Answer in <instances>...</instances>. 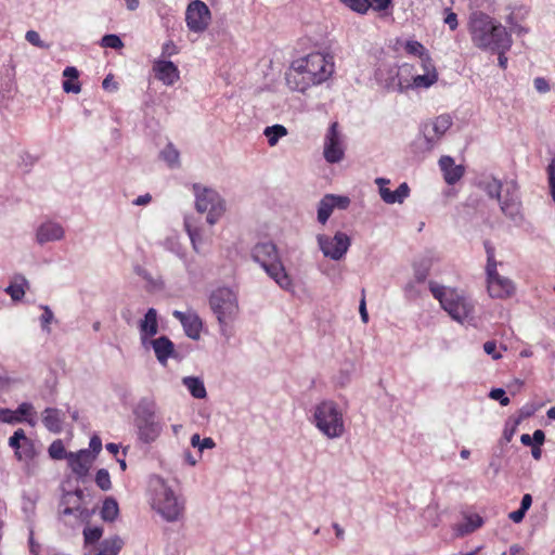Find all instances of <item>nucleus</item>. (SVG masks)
Wrapping results in <instances>:
<instances>
[{"label": "nucleus", "instance_id": "f257e3e1", "mask_svg": "<svg viewBox=\"0 0 555 555\" xmlns=\"http://www.w3.org/2000/svg\"><path fill=\"white\" fill-rule=\"evenodd\" d=\"M335 69L331 53L313 51L292 61L285 72V82L291 91L306 94L311 88L330 81Z\"/></svg>", "mask_w": 555, "mask_h": 555}, {"label": "nucleus", "instance_id": "f03ea898", "mask_svg": "<svg viewBox=\"0 0 555 555\" xmlns=\"http://www.w3.org/2000/svg\"><path fill=\"white\" fill-rule=\"evenodd\" d=\"M251 257L280 287L292 288L293 281L282 263L275 244L271 242L256 244L251 250Z\"/></svg>", "mask_w": 555, "mask_h": 555}, {"label": "nucleus", "instance_id": "7ed1b4c3", "mask_svg": "<svg viewBox=\"0 0 555 555\" xmlns=\"http://www.w3.org/2000/svg\"><path fill=\"white\" fill-rule=\"evenodd\" d=\"M429 289L453 320L464 323L473 318L474 305L464 294L434 282H430Z\"/></svg>", "mask_w": 555, "mask_h": 555}, {"label": "nucleus", "instance_id": "20e7f679", "mask_svg": "<svg viewBox=\"0 0 555 555\" xmlns=\"http://www.w3.org/2000/svg\"><path fill=\"white\" fill-rule=\"evenodd\" d=\"M315 427L327 438H339L345 433V422L336 402L325 400L317 404L313 413Z\"/></svg>", "mask_w": 555, "mask_h": 555}, {"label": "nucleus", "instance_id": "39448f33", "mask_svg": "<svg viewBox=\"0 0 555 555\" xmlns=\"http://www.w3.org/2000/svg\"><path fill=\"white\" fill-rule=\"evenodd\" d=\"M209 306L219 322L221 332L224 333L227 326L237 318L240 312L236 294L228 287H219L210 294Z\"/></svg>", "mask_w": 555, "mask_h": 555}, {"label": "nucleus", "instance_id": "423d86ee", "mask_svg": "<svg viewBox=\"0 0 555 555\" xmlns=\"http://www.w3.org/2000/svg\"><path fill=\"white\" fill-rule=\"evenodd\" d=\"M133 415L139 439L145 443L155 441L162 433V425L155 416V402L141 399L133 409Z\"/></svg>", "mask_w": 555, "mask_h": 555}, {"label": "nucleus", "instance_id": "0eeeda50", "mask_svg": "<svg viewBox=\"0 0 555 555\" xmlns=\"http://www.w3.org/2000/svg\"><path fill=\"white\" fill-rule=\"evenodd\" d=\"M488 194L495 196L502 212L511 219H516L520 211L518 188L515 181L501 182L493 178L488 181Z\"/></svg>", "mask_w": 555, "mask_h": 555}, {"label": "nucleus", "instance_id": "6e6552de", "mask_svg": "<svg viewBox=\"0 0 555 555\" xmlns=\"http://www.w3.org/2000/svg\"><path fill=\"white\" fill-rule=\"evenodd\" d=\"M195 192V207L199 212H207V222L215 224L224 214L225 204L218 192L208 189L194 185Z\"/></svg>", "mask_w": 555, "mask_h": 555}, {"label": "nucleus", "instance_id": "1a4fd4ad", "mask_svg": "<svg viewBox=\"0 0 555 555\" xmlns=\"http://www.w3.org/2000/svg\"><path fill=\"white\" fill-rule=\"evenodd\" d=\"M498 262L493 258V250L488 248V296L498 299H507L515 295L514 281L498 272Z\"/></svg>", "mask_w": 555, "mask_h": 555}, {"label": "nucleus", "instance_id": "9d476101", "mask_svg": "<svg viewBox=\"0 0 555 555\" xmlns=\"http://www.w3.org/2000/svg\"><path fill=\"white\" fill-rule=\"evenodd\" d=\"M152 506L168 521L178 520L184 509L183 502L164 483L155 489Z\"/></svg>", "mask_w": 555, "mask_h": 555}, {"label": "nucleus", "instance_id": "9b49d317", "mask_svg": "<svg viewBox=\"0 0 555 555\" xmlns=\"http://www.w3.org/2000/svg\"><path fill=\"white\" fill-rule=\"evenodd\" d=\"M339 128V124L333 121L324 135L323 156L330 164H337L345 157V139Z\"/></svg>", "mask_w": 555, "mask_h": 555}, {"label": "nucleus", "instance_id": "f8f14e48", "mask_svg": "<svg viewBox=\"0 0 555 555\" xmlns=\"http://www.w3.org/2000/svg\"><path fill=\"white\" fill-rule=\"evenodd\" d=\"M211 21V12L202 0L191 1L185 10V23L190 31L204 33Z\"/></svg>", "mask_w": 555, "mask_h": 555}, {"label": "nucleus", "instance_id": "ddd939ff", "mask_svg": "<svg viewBox=\"0 0 555 555\" xmlns=\"http://www.w3.org/2000/svg\"><path fill=\"white\" fill-rule=\"evenodd\" d=\"M318 242L324 256L333 260L341 259L351 244L350 237L344 232H337L333 237L319 235Z\"/></svg>", "mask_w": 555, "mask_h": 555}, {"label": "nucleus", "instance_id": "4468645a", "mask_svg": "<svg viewBox=\"0 0 555 555\" xmlns=\"http://www.w3.org/2000/svg\"><path fill=\"white\" fill-rule=\"evenodd\" d=\"M452 126V118L442 114L435 119L424 124L423 132L427 143L433 146L437 143Z\"/></svg>", "mask_w": 555, "mask_h": 555}, {"label": "nucleus", "instance_id": "2eb2a0df", "mask_svg": "<svg viewBox=\"0 0 555 555\" xmlns=\"http://www.w3.org/2000/svg\"><path fill=\"white\" fill-rule=\"evenodd\" d=\"M9 446L14 449L15 457L18 461H29L34 459L36 454L34 442L26 436L22 428L15 430L9 438Z\"/></svg>", "mask_w": 555, "mask_h": 555}, {"label": "nucleus", "instance_id": "dca6fc26", "mask_svg": "<svg viewBox=\"0 0 555 555\" xmlns=\"http://www.w3.org/2000/svg\"><path fill=\"white\" fill-rule=\"evenodd\" d=\"M83 492L77 489L74 492H67L62 499V514L63 515H75L79 519H88L90 513L88 508L82 505Z\"/></svg>", "mask_w": 555, "mask_h": 555}, {"label": "nucleus", "instance_id": "f3484780", "mask_svg": "<svg viewBox=\"0 0 555 555\" xmlns=\"http://www.w3.org/2000/svg\"><path fill=\"white\" fill-rule=\"evenodd\" d=\"M468 31L476 47L486 49V13L475 10L468 18Z\"/></svg>", "mask_w": 555, "mask_h": 555}, {"label": "nucleus", "instance_id": "a211bd4d", "mask_svg": "<svg viewBox=\"0 0 555 555\" xmlns=\"http://www.w3.org/2000/svg\"><path fill=\"white\" fill-rule=\"evenodd\" d=\"M488 48L492 51H507L512 46V37L502 25H495L488 18Z\"/></svg>", "mask_w": 555, "mask_h": 555}, {"label": "nucleus", "instance_id": "6ab92c4d", "mask_svg": "<svg viewBox=\"0 0 555 555\" xmlns=\"http://www.w3.org/2000/svg\"><path fill=\"white\" fill-rule=\"evenodd\" d=\"M153 72L155 74V78L166 86L175 85L180 78L179 69L171 61H154Z\"/></svg>", "mask_w": 555, "mask_h": 555}, {"label": "nucleus", "instance_id": "aec40b11", "mask_svg": "<svg viewBox=\"0 0 555 555\" xmlns=\"http://www.w3.org/2000/svg\"><path fill=\"white\" fill-rule=\"evenodd\" d=\"M375 182L379 186V195L382 199L387 204H401L410 194V188L405 182L401 183L393 192L385 186V184L389 183V180L385 178H377Z\"/></svg>", "mask_w": 555, "mask_h": 555}, {"label": "nucleus", "instance_id": "412c9836", "mask_svg": "<svg viewBox=\"0 0 555 555\" xmlns=\"http://www.w3.org/2000/svg\"><path fill=\"white\" fill-rule=\"evenodd\" d=\"M172 315L181 322L188 337L192 339L199 338L203 323L201 318L196 313H185L175 310L172 312Z\"/></svg>", "mask_w": 555, "mask_h": 555}, {"label": "nucleus", "instance_id": "4be33fe9", "mask_svg": "<svg viewBox=\"0 0 555 555\" xmlns=\"http://www.w3.org/2000/svg\"><path fill=\"white\" fill-rule=\"evenodd\" d=\"M140 338L144 346H146L150 338L158 333V319L157 311L154 308H150L144 318L139 322Z\"/></svg>", "mask_w": 555, "mask_h": 555}, {"label": "nucleus", "instance_id": "5701e85b", "mask_svg": "<svg viewBox=\"0 0 555 555\" xmlns=\"http://www.w3.org/2000/svg\"><path fill=\"white\" fill-rule=\"evenodd\" d=\"M439 167L442 171L444 181L453 185L464 176L465 169L462 165H455L451 156H441Z\"/></svg>", "mask_w": 555, "mask_h": 555}, {"label": "nucleus", "instance_id": "b1692460", "mask_svg": "<svg viewBox=\"0 0 555 555\" xmlns=\"http://www.w3.org/2000/svg\"><path fill=\"white\" fill-rule=\"evenodd\" d=\"M439 75L438 73L433 74H423V75H416L413 76L411 80H404L401 79L398 82L399 90L405 91L409 89H428L431 86H434L438 81Z\"/></svg>", "mask_w": 555, "mask_h": 555}, {"label": "nucleus", "instance_id": "393cba45", "mask_svg": "<svg viewBox=\"0 0 555 555\" xmlns=\"http://www.w3.org/2000/svg\"><path fill=\"white\" fill-rule=\"evenodd\" d=\"M147 343L153 347L156 359L162 364H166L175 353V345L167 336L150 339Z\"/></svg>", "mask_w": 555, "mask_h": 555}, {"label": "nucleus", "instance_id": "a878e982", "mask_svg": "<svg viewBox=\"0 0 555 555\" xmlns=\"http://www.w3.org/2000/svg\"><path fill=\"white\" fill-rule=\"evenodd\" d=\"M68 464L72 468V470L82 477L86 476L90 465H91V459L90 454L87 450H81L78 453H68Z\"/></svg>", "mask_w": 555, "mask_h": 555}, {"label": "nucleus", "instance_id": "bb28decb", "mask_svg": "<svg viewBox=\"0 0 555 555\" xmlns=\"http://www.w3.org/2000/svg\"><path fill=\"white\" fill-rule=\"evenodd\" d=\"M64 236V230L56 222H44L37 230V240L40 244L61 240Z\"/></svg>", "mask_w": 555, "mask_h": 555}, {"label": "nucleus", "instance_id": "cd10ccee", "mask_svg": "<svg viewBox=\"0 0 555 555\" xmlns=\"http://www.w3.org/2000/svg\"><path fill=\"white\" fill-rule=\"evenodd\" d=\"M42 415V423L49 431L55 434L62 431L63 414L60 410L47 408Z\"/></svg>", "mask_w": 555, "mask_h": 555}, {"label": "nucleus", "instance_id": "c85d7f7f", "mask_svg": "<svg viewBox=\"0 0 555 555\" xmlns=\"http://www.w3.org/2000/svg\"><path fill=\"white\" fill-rule=\"evenodd\" d=\"M63 76L66 78L63 81V90L66 93H79L81 91L80 82L78 81L79 73L76 67L68 66L64 69Z\"/></svg>", "mask_w": 555, "mask_h": 555}, {"label": "nucleus", "instance_id": "c756f323", "mask_svg": "<svg viewBox=\"0 0 555 555\" xmlns=\"http://www.w3.org/2000/svg\"><path fill=\"white\" fill-rule=\"evenodd\" d=\"M482 525V518L477 514H467L464 515L463 521L456 524L455 531L457 535H465L477 528L481 527Z\"/></svg>", "mask_w": 555, "mask_h": 555}, {"label": "nucleus", "instance_id": "7c9ffc66", "mask_svg": "<svg viewBox=\"0 0 555 555\" xmlns=\"http://www.w3.org/2000/svg\"><path fill=\"white\" fill-rule=\"evenodd\" d=\"M124 546V541L115 535L101 542L96 555H118Z\"/></svg>", "mask_w": 555, "mask_h": 555}, {"label": "nucleus", "instance_id": "2f4dec72", "mask_svg": "<svg viewBox=\"0 0 555 555\" xmlns=\"http://www.w3.org/2000/svg\"><path fill=\"white\" fill-rule=\"evenodd\" d=\"M119 513L118 503L113 498H106L103 502L101 509V517L105 521H113L117 518Z\"/></svg>", "mask_w": 555, "mask_h": 555}, {"label": "nucleus", "instance_id": "473e14b6", "mask_svg": "<svg viewBox=\"0 0 555 555\" xmlns=\"http://www.w3.org/2000/svg\"><path fill=\"white\" fill-rule=\"evenodd\" d=\"M333 210H334V205L332 202V194H327L321 199V202L319 204V208H318L319 222H321L322 224H325L326 221L328 220L331 214L333 212Z\"/></svg>", "mask_w": 555, "mask_h": 555}, {"label": "nucleus", "instance_id": "72a5a7b5", "mask_svg": "<svg viewBox=\"0 0 555 555\" xmlns=\"http://www.w3.org/2000/svg\"><path fill=\"white\" fill-rule=\"evenodd\" d=\"M183 383L194 398L203 399L206 397V389L201 379L196 377H185Z\"/></svg>", "mask_w": 555, "mask_h": 555}, {"label": "nucleus", "instance_id": "f704fd0d", "mask_svg": "<svg viewBox=\"0 0 555 555\" xmlns=\"http://www.w3.org/2000/svg\"><path fill=\"white\" fill-rule=\"evenodd\" d=\"M287 130L282 125H274L264 129V135L268 139L269 145L273 146L278 143L279 139L286 135Z\"/></svg>", "mask_w": 555, "mask_h": 555}, {"label": "nucleus", "instance_id": "c9c22d12", "mask_svg": "<svg viewBox=\"0 0 555 555\" xmlns=\"http://www.w3.org/2000/svg\"><path fill=\"white\" fill-rule=\"evenodd\" d=\"M16 280H20L21 283H12L5 288V293L10 295V297L14 300H21L25 295L24 285L27 284V281L24 276H18Z\"/></svg>", "mask_w": 555, "mask_h": 555}, {"label": "nucleus", "instance_id": "e433bc0d", "mask_svg": "<svg viewBox=\"0 0 555 555\" xmlns=\"http://www.w3.org/2000/svg\"><path fill=\"white\" fill-rule=\"evenodd\" d=\"M18 416L23 417V421L27 422L29 425L35 426V411L34 406L30 403L24 402L18 405L17 410L15 411Z\"/></svg>", "mask_w": 555, "mask_h": 555}, {"label": "nucleus", "instance_id": "4c0bfd02", "mask_svg": "<svg viewBox=\"0 0 555 555\" xmlns=\"http://www.w3.org/2000/svg\"><path fill=\"white\" fill-rule=\"evenodd\" d=\"M49 454L53 460L68 459V453L66 452L61 439H57L50 444Z\"/></svg>", "mask_w": 555, "mask_h": 555}, {"label": "nucleus", "instance_id": "58836bf2", "mask_svg": "<svg viewBox=\"0 0 555 555\" xmlns=\"http://www.w3.org/2000/svg\"><path fill=\"white\" fill-rule=\"evenodd\" d=\"M95 483L103 491L109 490L112 488L109 473L104 468L99 469L95 475Z\"/></svg>", "mask_w": 555, "mask_h": 555}, {"label": "nucleus", "instance_id": "ea45409f", "mask_svg": "<svg viewBox=\"0 0 555 555\" xmlns=\"http://www.w3.org/2000/svg\"><path fill=\"white\" fill-rule=\"evenodd\" d=\"M404 50L408 54L416 55L420 59L428 52L426 48L416 40H408Z\"/></svg>", "mask_w": 555, "mask_h": 555}, {"label": "nucleus", "instance_id": "a19ab883", "mask_svg": "<svg viewBox=\"0 0 555 555\" xmlns=\"http://www.w3.org/2000/svg\"><path fill=\"white\" fill-rule=\"evenodd\" d=\"M344 4L357 13L364 14L371 8L370 0H344Z\"/></svg>", "mask_w": 555, "mask_h": 555}, {"label": "nucleus", "instance_id": "79ce46f5", "mask_svg": "<svg viewBox=\"0 0 555 555\" xmlns=\"http://www.w3.org/2000/svg\"><path fill=\"white\" fill-rule=\"evenodd\" d=\"M162 156L170 166L178 165L179 163V152L171 143L163 150Z\"/></svg>", "mask_w": 555, "mask_h": 555}, {"label": "nucleus", "instance_id": "37998d69", "mask_svg": "<svg viewBox=\"0 0 555 555\" xmlns=\"http://www.w3.org/2000/svg\"><path fill=\"white\" fill-rule=\"evenodd\" d=\"M103 534V530L100 527H89L83 530V538L86 544H93L98 542Z\"/></svg>", "mask_w": 555, "mask_h": 555}, {"label": "nucleus", "instance_id": "c03bdc74", "mask_svg": "<svg viewBox=\"0 0 555 555\" xmlns=\"http://www.w3.org/2000/svg\"><path fill=\"white\" fill-rule=\"evenodd\" d=\"M101 46L104 48H112L115 50L121 49L124 47V42L117 35H105L101 40Z\"/></svg>", "mask_w": 555, "mask_h": 555}, {"label": "nucleus", "instance_id": "a18cd8bd", "mask_svg": "<svg viewBox=\"0 0 555 555\" xmlns=\"http://www.w3.org/2000/svg\"><path fill=\"white\" fill-rule=\"evenodd\" d=\"M546 172H547V180H548L551 195L555 202V156L552 158V160L547 165Z\"/></svg>", "mask_w": 555, "mask_h": 555}, {"label": "nucleus", "instance_id": "49530a36", "mask_svg": "<svg viewBox=\"0 0 555 555\" xmlns=\"http://www.w3.org/2000/svg\"><path fill=\"white\" fill-rule=\"evenodd\" d=\"M488 397L500 402L501 405L505 406L509 403V398L503 388H493L488 393Z\"/></svg>", "mask_w": 555, "mask_h": 555}, {"label": "nucleus", "instance_id": "de8ad7c7", "mask_svg": "<svg viewBox=\"0 0 555 555\" xmlns=\"http://www.w3.org/2000/svg\"><path fill=\"white\" fill-rule=\"evenodd\" d=\"M0 421L3 423H20L23 422V417L18 416L15 411L3 409L0 410Z\"/></svg>", "mask_w": 555, "mask_h": 555}, {"label": "nucleus", "instance_id": "09e8293b", "mask_svg": "<svg viewBox=\"0 0 555 555\" xmlns=\"http://www.w3.org/2000/svg\"><path fill=\"white\" fill-rule=\"evenodd\" d=\"M506 351V347L503 345L496 346L494 341L488 340V356L492 359L498 360L502 358V353Z\"/></svg>", "mask_w": 555, "mask_h": 555}, {"label": "nucleus", "instance_id": "8fccbe9b", "mask_svg": "<svg viewBox=\"0 0 555 555\" xmlns=\"http://www.w3.org/2000/svg\"><path fill=\"white\" fill-rule=\"evenodd\" d=\"M421 66L425 74L438 73L430 54L427 52L421 59Z\"/></svg>", "mask_w": 555, "mask_h": 555}, {"label": "nucleus", "instance_id": "3c124183", "mask_svg": "<svg viewBox=\"0 0 555 555\" xmlns=\"http://www.w3.org/2000/svg\"><path fill=\"white\" fill-rule=\"evenodd\" d=\"M26 40L38 48H46L47 46L43 43V41L40 39V36L35 30H28L25 35Z\"/></svg>", "mask_w": 555, "mask_h": 555}, {"label": "nucleus", "instance_id": "603ef678", "mask_svg": "<svg viewBox=\"0 0 555 555\" xmlns=\"http://www.w3.org/2000/svg\"><path fill=\"white\" fill-rule=\"evenodd\" d=\"M332 202H333L334 208L346 209L350 204V198L347 196L332 194Z\"/></svg>", "mask_w": 555, "mask_h": 555}, {"label": "nucleus", "instance_id": "864d4df0", "mask_svg": "<svg viewBox=\"0 0 555 555\" xmlns=\"http://www.w3.org/2000/svg\"><path fill=\"white\" fill-rule=\"evenodd\" d=\"M444 23L450 27L451 30H455L459 26L457 15L448 9L447 15L444 17Z\"/></svg>", "mask_w": 555, "mask_h": 555}, {"label": "nucleus", "instance_id": "5fc2aeb1", "mask_svg": "<svg viewBox=\"0 0 555 555\" xmlns=\"http://www.w3.org/2000/svg\"><path fill=\"white\" fill-rule=\"evenodd\" d=\"M534 88L540 93H545L550 90V85L546 79L542 77H537L533 81Z\"/></svg>", "mask_w": 555, "mask_h": 555}, {"label": "nucleus", "instance_id": "6e6d98bb", "mask_svg": "<svg viewBox=\"0 0 555 555\" xmlns=\"http://www.w3.org/2000/svg\"><path fill=\"white\" fill-rule=\"evenodd\" d=\"M359 312H360L362 321L364 323H367L369 322V314H367V310H366L365 289L364 288L362 289V298L360 300Z\"/></svg>", "mask_w": 555, "mask_h": 555}, {"label": "nucleus", "instance_id": "4d7b16f0", "mask_svg": "<svg viewBox=\"0 0 555 555\" xmlns=\"http://www.w3.org/2000/svg\"><path fill=\"white\" fill-rule=\"evenodd\" d=\"M178 53L177 46L170 40L163 44L162 54L164 56H171Z\"/></svg>", "mask_w": 555, "mask_h": 555}, {"label": "nucleus", "instance_id": "13d9d810", "mask_svg": "<svg viewBox=\"0 0 555 555\" xmlns=\"http://www.w3.org/2000/svg\"><path fill=\"white\" fill-rule=\"evenodd\" d=\"M370 2L375 11H384L390 5L391 0H371Z\"/></svg>", "mask_w": 555, "mask_h": 555}, {"label": "nucleus", "instance_id": "bf43d9fd", "mask_svg": "<svg viewBox=\"0 0 555 555\" xmlns=\"http://www.w3.org/2000/svg\"><path fill=\"white\" fill-rule=\"evenodd\" d=\"M526 511L521 509V508H518L517 511H514V512H511L508 517L511 520H513L514 522L518 524L520 521H522V519L525 518V515H526Z\"/></svg>", "mask_w": 555, "mask_h": 555}, {"label": "nucleus", "instance_id": "052dcab7", "mask_svg": "<svg viewBox=\"0 0 555 555\" xmlns=\"http://www.w3.org/2000/svg\"><path fill=\"white\" fill-rule=\"evenodd\" d=\"M53 319V312L49 309V307L43 308V313L41 314V323L42 326H47L51 323Z\"/></svg>", "mask_w": 555, "mask_h": 555}, {"label": "nucleus", "instance_id": "680f3d73", "mask_svg": "<svg viewBox=\"0 0 555 555\" xmlns=\"http://www.w3.org/2000/svg\"><path fill=\"white\" fill-rule=\"evenodd\" d=\"M89 447L90 449L94 452V453H99L102 449V441L101 439L98 437V436H93L91 439H90V443H89Z\"/></svg>", "mask_w": 555, "mask_h": 555}, {"label": "nucleus", "instance_id": "e2e57ef3", "mask_svg": "<svg viewBox=\"0 0 555 555\" xmlns=\"http://www.w3.org/2000/svg\"><path fill=\"white\" fill-rule=\"evenodd\" d=\"M531 437L532 441H534L537 446H541L545 439L544 431L541 429H537Z\"/></svg>", "mask_w": 555, "mask_h": 555}, {"label": "nucleus", "instance_id": "0e129e2a", "mask_svg": "<svg viewBox=\"0 0 555 555\" xmlns=\"http://www.w3.org/2000/svg\"><path fill=\"white\" fill-rule=\"evenodd\" d=\"M531 504H532V496L529 493H526L521 499L519 508L527 512L530 508Z\"/></svg>", "mask_w": 555, "mask_h": 555}, {"label": "nucleus", "instance_id": "69168bd1", "mask_svg": "<svg viewBox=\"0 0 555 555\" xmlns=\"http://www.w3.org/2000/svg\"><path fill=\"white\" fill-rule=\"evenodd\" d=\"M152 199L151 195L150 194H145V195H141V196H138L135 199H134V204L140 206V205H145L147 203H150Z\"/></svg>", "mask_w": 555, "mask_h": 555}, {"label": "nucleus", "instance_id": "338daca9", "mask_svg": "<svg viewBox=\"0 0 555 555\" xmlns=\"http://www.w3.org/2000/svg\"><path fill=\"white\" fill-rule=\"evenodd\" d=\"M215 447V441L211 438H204L199 444V450L211 449Z\"/></svg>", "mask_w": 555, "mask_h": 555}, {"label": "nucleus", "instance_id": "774afa93", "mask_svg": "<svg viewBox=\"0 0 555 555\" xmlns=\"http://www.w3.org/2000/svg\"><path fill=\"white\" fill-rule=\"evenodd\" d=\"M498 53L499 66L505 68L507 64V57L505 56L506 51H495Z\"/></svg>", "mask_w": 555, "mask_h": 555}]
</instances>
